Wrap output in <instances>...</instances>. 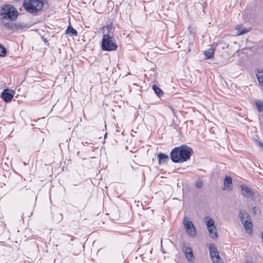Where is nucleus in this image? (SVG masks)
<instances>
[{
    "instance_id": "nucleus-16",
    "label": "nucleus",
    "mask_w": 263,
    "mask_h": 263,
    "mask_svg": "<svg viewBox=\"0 0 263 263\" xmlns=\"http://www.w3.org/2000/svg\"><path fill=\"white\" fill-rule=\"evenodd\" d=\"M66 33L71 36H77L78 32L76 29L72 28L70 25L68 27L66 30Z\"/></svg>"
},
{
    "instance_id": "nucleus-18",
    "label": "nucleus",
    "mask_w": 263,
    "mask_h": 263,
    "mask_svg": "<svg viewBox=\"0 0 263 263\" xmlns=\"http://www.w3.org/2000/svg\"><path fill=\"white\" fill-rule=\"evenodd\" d=\"M224 185L229 187L232 184V179L230 176H226L224 179Z\"/></svg>"
},
{
    "instance_id": "nucleus-12",
    "label": "nucleus",
    "mask_w": 263,
    "mask_h": 263,
    "mask_svg": "<svg viewBox=\"0 0 263 263\" xmlns=\"http://www.w3.org/2000/svg\"><path fill=\"white\" fill-rule=\"evenodd\" d=\"M256 76L259 85L263 89V69L258 68L256 70Z\"/></svg>"
},
{
    "instance_id": "nucleus-21",
    "label": "nucleus",
    "mask_w": 263,
    "mask_h": 263,
    "mask_svg": "<svg viewBox=\"0 0 263 263\" xmlns=\"http://www.w3.org/2000/svg\"><path fill=\"white\" fill-rule=\"evenodd\" d=\"M27 27V24L24 23H15V31L22 30Z\"/></svg>"
},
{
    "instance_id": "nucleus-24",
    "label": "nucleus",
    "mask_w": 263,
    "mask_h": 263,
    "mask_svg": "<svg viewBox=\"0 0 263 263\" xmlns=\"http://www.w3.org/2000/svg\"><path fill=\"white\" fill-rule=\"evenodd\" d=\"M106 29L108 31V33L107 34H109L112 33L115 30V27L113 26L112 24L107 25L106 26Z\"/></svg>"
},
{
    "instance_id": "nucleus-25",
    "label": "nucleus",
    "mask_w": 263,
    "mask_h": 263,
    "mask_svg": "<svg viewBox=\"0 0 263 263\" xmlns=\"http://www.w3.org/2000/svg\"><path fill=\"white\" fill-rule=\"evenodd\" d=\"M202 184H203L202 181L201 179H199L197 180L196 182V186L198 188H200L202 186Z\"/></svg>"
},
{
    "instance_id": "nucleus-11",
    "label": "nucleus",
    "mask_w": 263,
    "mask_h": 263,
    "mask_svg": "<svg viewBox=\"0 0 263 263\" xmlns=\"http://www.w3.org/2000/svg\"><path fill=\"white\" fill-rule=\"evenodd\" d=\"M204 220L206 223L208 230L211 231V229H215V230H217L213 219L209 217H205L204 218Z\"/></svg>"
},
{
    "instance_id": "nucleus-22",
    "label": "nucleus",
    "mask_w": 263,
    "mask_h": 263,
    "mask_svg": "<svg viewBox=\"0 0 263 263\" xmlns=\"http://www.w3.org/2000/svg\"><path fill=\"white\" fill-rule=\"evenodd\" d=\"M153 88L156 94L159 97L163 95V92L162 90L156 85H154Z\"/></svg>"
},
{
    "instance_id": "nucleus-5",
    "label": "nucleus",
    "mask_w": 263,
    "mask_h": 263,
    "mask_svg": "<svg viewBox=\"0 0 263 263\" xmlns=\"http://www.w3.org/2000/svg\"><path fill=\"white\" fill-rule=\"evenodd\" d=\"M239 217L245 230L248 233H251L253 229V224L248 213L241 209L239 210Z\"/></svg>"
},
{
    "instance_id": "nucleus-14",
    "label": "nucleus",
    "mask_w": 263,
    "mask_h": 263,
    "mask_svg": "<svg viewBox=\"0 0 263 263\" xmlns=\"http://www.w3.org/2000/svg\"><path fill=\"white\" fill-rule=\"evenodd\" d=\"M158 159L159 160V164H161L162 163H166L169 160V157L167 155L163 153H160L158 156Z\"/></svg>"
},
{
    "instance_id": "nucleus-15",
    "label": "nucleus",
    "mask_w": 263,
    "mask_h": 263,
    "mask_svg": "<svg viewBox=\"0 0 263 263\" xmlns=\"http://www.w3.org/2000/svg\"><path fill=\"white\" fill-rule=\"evenodd\" d=\"M214 53V49L212 47H211L209 49L205 51L204 54L205 57V59H209L212 58Z\"/></svg>"
},
{
    "instance_id": "nucleus-2",
    "label": "nucleus",
    "mask_w": 263,
    "mask_h": 263,
    "mask_svg": "<svg viewBox=\"0 0 263 263\" xmlns=\"http://www.w3.org/2000/svg\"><path fill=\"white\" fill-rule=\"evenodd\" d=\"M18 12L11 5H3L0 9V19L14 21L16 19Z\"/></svg>"
},
{
    "instance_id": "nucleus-19",
    "label": "nucleus",
    "mask_w": 263,
    "mask_h": 263,
    "mask_svg": "<svg viewBox=\"0 0 263 263\" xmlns=\"http://www.w3.org/2000/svg\"><path fill=\"white\" fill-rule=\"evenodd\" d=\"M209 232V236L212 239H216L218 237V234L217 230L215 229H211V230H208Z\"/></svg>"
},
{
    "instance_id": "nucleus-20",
    "label": "nucleus",
    "mask_w": 263,
    "mask_h": 263,
    "mask_svg": "<svg viewBox=\"0 0 263 263\" xmlns=\"http://www.w3.org/2000/svg\"><path fill=\"white\" fill-rule=\"evenodd\" d=\"M255 104L258 111L260 112L263 110V101L261 100H257L255 101Z\"/></svg>"
},
{
    "instance_id": "nucleus-7",
    "label": "nucleus",
    "mask_w": 263,
    "mask_h": 263,
    "mask_svg": "<svg viewBox=\"0 0 263 263\" xmlns=\"http://www.w3.org/2000/svg\"><path fill=\"white\" fill-rule=\"evenodd\" d=\"M209 252L210 257L213 263H223L222 259L220 258L219 253L216 248L213 245H211L209 247Z\"/></svg>"
},
{
    "instance_id": "nucleus-27",
    "label": "nucleus",
    "mask_w": 263,
    "mask_h": 263,
    "mask_svg": "<svg viewBox=\"0 0 263 263\" xmlns=\"http://www.w3.org/2000/svg\"><path fill=\"white\" fill-rule=\"evenodd\" d=\"M245 263H252V262H249L248 260H247V261Z\"/></svg>"
},
{
    "instance_id": "nucleus-6",
    "label": "nucleus",
    "mask_w": 263,
    "mask_h": 263,
    "mask_svg": "<svg viewBox=\"0 0 263 263\" xmlns=\"http://www.w3.org/2000/svg\"><path fill=\"white\" fill-rule=\"evenodd\" d=\"M183 222L187 234L194 237L196 234V231L193 222L186 217L183 219Z\"/></svg>"
},
{
    "instance_id": "nucleus-1",
    "label": "nucleus",
    "mask_w": 263,
    "mask_h": 263,
    "mask_svg": "<svg viewBox=\"0 0 263 263\" xmlns=\"http://www.w3.org/2000/svg\"><path fill=\"white\" fill-rule=\"evenodd\" d=\"M193 149L187 146L175 147L171 152V159L174 163H182L190 159L193 154Z\"/></svg>"
},
{
    "instance_id": "nucleus-13",
    "label": "nucleus",
    "mask_w": 263,
    "mask_h": 263,
    "mask_svg": "<svg viewBox=\"0 0 263 263\" xmlns=\"http://www.w3.org/2000/svg\"><path fill=\"white\" fill-rule=\"evenodd\" d=\"M236 30L237 31V35H240L244 34L249 31V29L244 28L243 26L241 24L237 25L235 27Z\"/></svg>"
},
{
    "instance_id": "nucleus-10",
    "label": "nucleus",
    "mask_w": 263,
    "mask_h": 263,
    "mask_svg": "<svg viewBox=\"0 0 263 263\" xmlns=\"http://www.w3.org/2000/svg\"><path fill=\"white\" fill-rule=\"evenodd\" d=\"M183 251L185 255L187 260L190 262H193L194 258L192 248L184 245L183 247Z\"/></svg>"
},
{
    "instance_id": "nucleus-4",
    "label": "nucleus",
    "mask_w": 263,
    "mask_h": 263,
    "mask_svg": "<svg viewBox=\"0 0 263 263\" xmlns=\"http://www.w3.org/2000/svg\"><path fill=\"white\" fill-rule=\"evenodd\" d=\"M101 48L104 51H115L118 46L115 40L109 34H104L101 42Z\"/></svg>"
},
{
    "instance_id": "nucleus-23",
    "label": "nucleus",
    "mask_w": 263,
    "mask_h": 263,
    "mask_svg": "<svg viewBox=\"0 0 263 263\" xmlns=\"http://www.w3.org/2000/svg\"><path fill=\"white\" fill-rule=\"evenodd\" d=\"M7 54V50L3 45L0 44V56L4 57Z\"/></svg>"
},
{
    "instance_id": "nucleus-9",
    "label": "nucleus",
    "mask_w": 263,
    "mask_h": 263,
    "mask_svg": "<svg viewBox=\"0 0 263 263\" xmlns=\"http://www.w3.org/2000/svg\"><path fill=\"white\" fill-rule=\"evenodd\" d=\"M241 193L243 196L246 198H253L255 196L254 193L245 184L241 185Z\"/></svg>"
},
{
    "instance_id": "nucleus-3",
    "label": "nucleus",
    "mask_w": 263,
    "mask_h": 263,
    "mask_svg": "<svg viewBox=\"0 0 263 263\" xmlns=\"http://www.w3.org/2000/svg\"><path fill=\"white\" fill-rule=\"evenodd\" d=\"M23 6L28 12L36 14L42 10L43 3L40 0H25Z\"/></svg>"
},
{
    "instance_id": "nucleus-8",
    "label": "nucleus",
    "mask_w": 263,
    "mask_h": 263,
    "mask_svg": "<svg viewBox=\"0 0 263 263\" xmlns=\"http://www.w3.org/2000/svg\"><path fill=\"white\" fill-rule=\"evenodd\" d=\"M14 92L9 89H4L2 94L1 98L5 102H9L11 101L14 96Z\"/></svg>"
},
{
    "instance_id": "nucleus-26",
    "label": "nucleus",
    "mask_w": 263,
    "mask_h": 263,
    "mask_svg": "<svg viewBox=\"0 0 263 263\" xmlns=\"http://www.w3.org/2000/svg\"><path fill=\"white\" fill-rule=\"evenodd\" d=\"M258 146L261 147L263 150V143L261 141H257Z\"/></svg>"
},
{
    "instance_id": "nucleus-17",
    "label": "nucleus",
    "mask_w": 263,
    "mask_h": 263,
    "mask_svg": "<svg viewBox=\"0 0 263 263\" xmlns=\"http://www.w3.org/2000/svg\"><path fill=\"white\" fill-rule=\"evenodd\" d=\"M3 26L7 29L15 31V23L6 22L3 23Z\"/></svg>"
}]
</instances>
